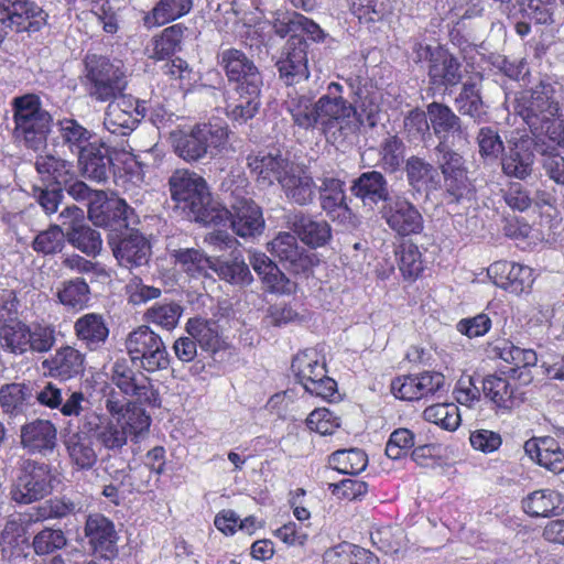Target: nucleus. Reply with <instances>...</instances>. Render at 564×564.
I'll use <instances>...</instances> for the list:
<instances>
[{"instance_id":"c85d7f7f","label":"nucleus","mask_w":564,"mask_h":564,"mask_svg":"<svg viewBox=\"0 0 564 564\" xmlns=\"http://www.w3.org/2000/svg\"><path fill=\"white\" fill-rule=\"evenodd\" d=\"M460 64L442 47L434 48L432 64L429 66V80L435 88L455 86L462 80Z\"/></svg>"},{"instance_id":"0eeeda50","label":"nucleus","mask_w":564,"mask_h":564,"mask_svg":"<svg viewBox=\"0 0 564 564\" xmlns=\"http://www.w3.org/2000/svg\"><path fill=\"white\" fill-rule=\"evenodd\" d=\"M17 132L31 148L41 145L51 130L52 117L41 107L36 95L28 94L13 99Z\"/></svg>"},{"instance_id":"774afa93","label":"nucleus","mask_w":564,"mask_h":564,"mask_svg":"<svg viewBox=\"0 0 564 564\" xmlns=\"http://www.w3.org/2000/svg\"><path fill=\"white\" fill-rule=\"evenodd\" d=\"M415 445V435L409 429L394 430L386 445V454L391 459H400L408 455L409 451Z\"/></svg>"},{"instance_id":"473e14b6","label":"nucleus","mask_w":564,"mask_h":564,"mask_svg":"<svg viewBox=\"0 0 564 564\" xmlns=\"http://www.w3.org/2000/svg\"><path fill=\"white\" fill-rule=\"evenodd\" d=\"M119 264L126 268L141 267L150 257L149 241L139 232H132L112 248Z\"/></svg>"},{"instance_id":"4be33fe9","label":"nucleus","mask_w":564,"mask_h":564,"mask_svg":"<svg viewBox=\"0 0 564 564\" xmlns=\"http://www.w3.org/2000/svg\"><path fill=\"white\" fill-rule=\"evenodd\" d=\"M269 245L271 253L286 263L294 273L306 272L312 268V257L299 246L294 235L280 232Z\"/></svg>"},{"instance_id":"cd10ccee","label":"nucleus","mask_w":564,"mask_h":564,"mask_svg":"<svg viewBox=\"0 0 564 564\" xmlns=\"http://www.w3.org/2000/svg\"><path fill=\"white\" fill-rule=\"evenodd\" d=\"M56 440L57 430L48 420H34L21 429V444L31 453L53 452Z\"/></svg>"},{"instance_id":"7c9ffc66","label":"nucleus","mask_w":564,"mask_h":564,"mask_svg":"<svg viewBox=\"0 0 564 564\" xmlns=\"http://www.w3.org/2000/svg\"><path fill=\"white\" fill-rule=\"evenodd\" d=\"M261 85L236 86L235 94L229 97L226 106L227 116L239 123H243L253 118L260 107Z\"/></svg>"},{"instance_id":"79ce46f5","label":"nucleus","mask_w":564,"mask_h":564,"mask_svg":"<svg viewBox=\"0 0 564 564\" xmlns=\"http://www.w3.org/2000/svg\"><path fill=\"white\" fill-rule=\"evenodd\" d=\"M534 153L524 142L516 143L502 158V171L506 175L525 180L532 173Z\"/></svg>"},{"instance_id":"f8f14e48","label":"nucleus","mask_w":564,"mask_h":564,"mask_svg":"<svg viewBox=\"0 0 564 564\" xmlns=\"http://www.w3.org/2000/svg\"><path fill=\"white\" fill-rule=\"evenodd\" d=\"M111 380L124 395L133 397L138 402L153 408L161 405L160 394L153 388L150 378L131 369L126 360L115 362Z\"/></svg>"},{"instance_id":"7ed1b4c3","label":"nucleus","mask_w":564,"mask_h":564,"mask_svg":"<svg viewBox=\"0 0 564 564\" xmlns=\"http://www.w3.org/2000/svg\"><path fill=\"white\" fill-rule=\"evenodd\" d=\"M338 83L328 85L327 94L318 98L321 131L333 143L343 141L358 130L356 108L341 96Z\"/></svg>"},{"instance_id":"9d476101","label":"nucleus","mask_w":564,"mask_h":564,"mask_svg":"<svg viewBox=\"0 0 564 564\" xmlns=\"http://www.w3.org/2000/svg\"><path fill=\"white\" fill-rule=\"evenodd\" d=\"M52 473L48 465L33 460H24L11 489V497L18 503H31L50 494Z\"/></svg>"},{"instance_id":"a18cd8bd","label":"nucleus","mask_w":564,"mask_h":564,"mask_svg":"<svg viewBox=\"0 0 564 564\" xmlns=\"http://www.w3.org/2000/svg\"><path fill=\"white\" fill-rule=\"evenodd\" d=\"M186 330L200 348L206 351L216 352L224 346V340L219 334V326L215 321L203 318L189 319Z\"/></svg>"},{"instance_id":"c03bdc74","label":"nucleus","mask_w":564,"mask_h":564,"mask_svg":"<svg viewBox=\"0 0 564 564\" xmlns=\"http://www.w3.org/2000/svg\"><path fill=\"white\" fill-rule=\"evenodd\" d=\"M406 176L410 185L416 188L434 191L440 188L441 180L437 170L424 159L411 156L405 163Z\"/></svg>"},{"instance_id":"e433bc0d","label":"nucleus","mask_w":564,"mask_h":564,"mask_svg":"<svg viewBox=\"0 0 564 564\" xmlns=\"http://www.w3.org/2000/svg\"><path fill=\"white\" fill-rule=\"evenodd\" d=\"M76 337L90 350L97 349L106 341L109 329L100 314L87 313L74 324Z\"/></svg>"},{"instance_id":"680f3d73","label":"nucleus","mask_w":564,"mask_h":564,"mask_svg":"<svg viewBox=\"0 0 564 564\" xmlns=\"http://www.w3.org/2000/svg\"><path fill=\"white\" fill-rule=\"evenodd\" d=\"M351 13L364 22L381 20L389 11V0H348Z\"/></svg>"},{"instance_id":"bf43d9fd","label":"nucleus","mask_w":564,"mask_h":564,"mask_svg":"<svg viewBox=\"0 0 564 564\" xmlns=\"http://www.w3.org/2000/svg\"><path fill=\"white\" fill-rule=\"evenodd\" d=\"M35 166L40 174H46L58 185H66L74 176L73 164L54 155L39 156Z\"/></svg>"},{"instance_id":"b1692460","label":"nucleus","mask_w":564,"mask_h":564,"mask_svg":"<svg viewBox=\"0 0 564 564\" xmlns=\"http://www.w3.org/2000/svg\"><path fill=\"white\" fill-rule=\"evenodd\" d=\"M88 207V217L95 226L111 227L119 220L128 218L129 206L119 197H107L102 191H97Z\"/></svg>"},{"instance_id":"09e8293b","label":"nucleus","mask_w":564,"mask_h":564,"mask_svg":"<svg viewBox=\"0 0 564 564\" xmlns=\"http://www.w3.org/2000/svg\"><path fill=\"white\" fill-rule=\"evenodd\" d=\"M293 228L304 243L314 248L324 246L330 238L329 225L325 220H314L308 216H297Z\"/></svg>"},{"instance_id":"ea45409f","label":"nucleus","mask_w":564,"mask_h":564,"mask_svg":"<svg viewBox=\"0 0 564 564\" xmlns=\"http://www.w3.org/2000/svg\"><path fill=\"white\" fill-rule=\"evenodd\" d=\"M65 447L73 466L90 469L97 463L98 454L91 438L84 433H74L65 440Z\"/></svg>"},{"instance_id":"052dcab7","label":"nucleus","mask_w":564,"mask_h":564,"mask_svg":"<svg viewBox=\"0 0 564 564\" xmlns=\"http://www.w3.org/2000/svg\"><path fill=\"white\" fill-rule=\"evenodd\" d=\"M423 416L427 422L434 423L447 431H455L460 424L458 406L454 403H437L427 406Z\"/></svg>"},{"instance_id":"603ef678","label":"nucleus","mask_w":564,"mask_h":564,"mask_svg":"<svg viewBox=\"0 0 564 564\" xmlns=\"http://www.w3.org/2000/svg\"><path fill=\"white\" fill-rule=\"evenodd\" d=\"M183 314V307L176 302H160L144 313V319L166 330L174 329Z\"/></svg>"},{"instance_id":"2eb2a0df","label":"nucleus","mask_w":564,"mask_h":564,"mask_svg":"<svg viewBox=\"0 0 564 564\" xmlns=\"http://www.w3.org/2000/svg\"><path fill=\"white\" fill-rule=\"evenodd\" d=\"M381 214L388 226L398 235H415L423 230L421 213L402 196H395L384 204Z\"/></svg>"},{"instance_id":"c9c22d12","label":"nucleus","mask_w":564,"mask_h":564,"mask_svg":"<svg viewBox=\"0 0 564 564\" xmlns=\"http://www.w3.org/2000/svg\"><path fill=\"white\" fill-rule=\"evenodd\" d=\"M286 110L292 117L295 127L303 130H321V111L318 100L314 101L306 95L291 96L286 101Z\"/></svg>"},{"instance_id":"20e7f679","label":"nucleus","mask_w":564,"mask_h":564,"mask_svg":"<svg viewBox=\"0 0 564 564\" xmlns=\"http://www.w3.org/2000/svg\"><path fill=\"white\" fill-rule=\"evenodd\" d=\"M99 423L93 425L88 422V430L94 433L95 440L107 451L119 452L130 437L138 443L148 434L151 417L144 410H132L123 419H106L96 416Z\"/></svg>"},{"instance_id":"393cba45","label":"nucleus","mask_w":564,"mask_h":564,"mask_svg":"<svg viewBox=\"0 0 564 564\" xmlns=\"http://www.w3.org/2000/svg\"><path fill=\"white\" fill-rule=\"evenodd\" d=\"M292 165L280 154L259 152L248 156V166L262 187L271 186L274 182L281 185V180Z\"/></svg>"},{"instance_id":"bb28decb","label":"nucleus","mask_w":564,"mask_h":564,"mask_svg":"<svg viewBox=\"0 0 564 564\" xmlns=\"http://www.w3.org/2000/svg\"><path fill=\"white\" fill-rule=\"evenodd\" d=\"M78 165L86 178L98 183L105 182L111 165L108 148L95 139L84 152L78 154Z\"/></svg>"},{"instance_id":"aec40b11","label":"nucleus","mask_w":564,"mask_h":564,"mask_svg":"<svg viewBox=\"0 0 564 564\" xmlns=\"http://www.w3.org/2000/svg\"><path fill=\"white\" fill-rule=\"evenodd\" d=\"M219 59L229 82H236L237 86H251V88L262 85L257 66L243 52L227 48L219 54Z\"/></svg>"},{"instance_id":"9b49d317","label":"nucleus","mask_w":564,"mask_h":564,"mask_svg":"<svg viewBox=\"0 0 564 564\" xmlns=\"http://www.w3.org/2000/svg\"><path fill=\"white\" fill-rule=\"evenodd\" d=\"M434 151L436 164L444 178L446 194L452 197V202H458L469 191L464 158L445 142H438Z\"/></svg>"},{"instance_id":"72a5a7b5","label":"nucleus","mask_w":564,"mask_h":564,"mask_svg":"<svg viewBox=\"0 0 564 564\" xmlns=\"http://www.w3.org/2000/svg\"><path fill=\"white\" fill-rule=\"evenodd\" d=\"M563 496L550 488L534 490L521 500L522 510L531 518H549L557 514Z\"/></svg>"},{"instance_id":"4d7b16f0","label":"nucleus","mask_w":564,"mask_h":564,"mask_svg":"<svg viewBox=\"0 0 564 564\" xmlns=\"http://www.w3.org/2000/svg\"><path fill=\"white\" fill-rule=\"evenodd\" d=\"M175 153L186 162H197L206 155V148H203L194 128L188 132L172 133Z\"/></svg>"},{"instance_id":"a211bd4d","label":"nucleus","mask_w":564,"mask_h":564,"mask_svg":"<svg viewBox=\"0 0 564 564\" xmlns=\"http://www.w3.org/2000/svg\"><path fill=\"white\" fill-rule=\"evenodd\" d=\"M231 209L232 213L229 212L228 219L224 224L230 220L238 236L246 238L262 232L264 219L261 208L254 202L246 197H236L231 203Z\"/></svg>"},{"instance_id":"13d9d810","label":"nucleus","mask_w":564,"mask_h":564,"mask_svg":"<svg viewBox=\"0 0 564 564\" xmlns=\"http://www.w3.org/2000/svg\"><path fill=\"white\" fill-rule=\"evenodd\" d=\"M458 111L464 116H469L475 121H481L486 116V106L479 95V89L474 83H466L462 91L455 99Z\"/></svg>"},{"instance_id":"5fc2aeb1","label":"nucleus","mask_w":564,"mask_h":564,"mask_svg":"<svg viewBox=\"0 0 564 564\" xmlns=\"http://www.w3.org/2000/svg\"><path fill=\"white\" fill-rule=\"evenodd\" d=\"M62 140L72 152L80 154L94 140V134L74 119H64L58 122Z\"/></svg>"},{"instance_id":"3c124183","label":"nucleus","mask_w":564,"mask_h":564,"mask_svg":"<svg viewBox=\"0 0 564 564\" xmlns=\"http://www.w3.org/2000/svg\"><path fill=\"white\" fill-rule=\"evenodd\" d=\"M492 354L495 357L512 365L513 371L534 367L538 362V356L533 349L518 347L509 340H501L494 345Z\"/></svg>"},{"instance_id":"423d86ee","label":"nucleus","mask_w":564,"mask_h":564,"mask_svg":"<svg viewBox=\"0 0 564 564\" xmlns=\"http://www.w3.org/2000/svg\"><path fill=\"white\" fill-rule=\"evenodd\" d=\"M85 68L89 95L95 100L106 102L123 96L128 80L121 62H111L95 54L87 55Z\"/></svg>"},{"instance_id":"f257e3e1","label":"nucleus","mask_w":564,"mask_h":564,"mask_svg":"<svg viewBox=\"0 0 564 564\" xmlns=\"http://www.w3.org/2000/svg\"><path fill=\"white\" fill-rule=\"evenodd\" d=\"M172 198L194 220L205 225H220L229 210L212 198L206 181L194 172L177 170L170 178Z\"/></svg>"},{"instance_id":"338daca9","label":"nucleus","mask_w":564,"mask_h":564,"mask_svg":"<svg viewBox=\"0 0 564 564\" xmlns=\"http://www.w3.org/2000/svg\"><path fill=\"white\" fill-rule=\"evenodd\" d=\"M89 289L83 280H72L64 283L57 296L63 305L74 308H83L89 301Z\"/></svg>"},{"instance_id":"1a4fd4ad","label":"nucleus","mask_w":564,"mask_h":564,"mask_svg":"<svg viewBox=\"0 0 564 564\" xmlns=\"http://www.w3.org/2000/svg\"><path fill=\"white\" fill-rule=\"evenodd\" d=\"M47 21V13L32 0H0V44L8 30L21 33L40 31Z\"/></svg>"},{"instance_id":"f3484780","label":"nucleus","mask_w":564,"mask_h":564,"mask_svg":"<svg viewBox=\"0 0 564 564\" xmlns=\"http://www.w3.org/2000/svg\"><path fill=\"white\" fill-rule=\"evenodd\" d=\"M280 77L286 85L297 84L310 76L306 43L302 37L289 39L276 63Z\"/></svg>"},{"instance_id":"2f4dec72","label":"nucleus","mask_w":564,"mask_h":564,"mask_svg":"<svg viewBox=\"0 0 564 564\" xmlns=\"http://www.w3.org/2000/svg\"><path fill=\"white\" fill-rule=\"evenodd\" d=\"M350 191L365 205L378 204L379 202L387 204L391 199L389 197L388 182L377 171L362 173L354 181Z\"/></svg>"},{"instance_id":"4c0bfd02","label":"nucleus","mask_w":564,"mask_h":564,"mask_svg":"<svg viewBox=\"0 0 564 564\" xmlns=\"http://www.w3.org/2000/svg\"><path fill=\"white\" fill-rule=\"evenodd\" d=\"M192 8L193 0H160L143 22L148 29L161 26L186 15Z\"/></svg>"},{"instance_id":"0e129e2a","label":"nucleus","mask_w":564,"mask_h":564,"mask_svg":"<svg viewBox=\"0 0 564 564\" xmlns=\"http://www.w3.org/2000/svg\"><path fill=\"white\" fill-rule=\"evenodd\" d=\"M404 161V144L395 135L387 138L380 150V163L384 171L393 173Z\"/></svg>"},{"instance_id":"6e6d98bb","label":"nucleus","mask_w":564,"mask_h":564,"mask_svg":"<svg viewBox=\"0 0 564 564\" xmlns=\"http://www.w3.org/2000/svg\"><path fill=\"white\" fill-rule=\"evenodd\" d=\"M173 256L176 264L192 276L206 275L208 270H213L215 261L194 248L175 250Z\"/></svg>"},{"instance_id":"49530a36","label":"nucleus","mask_w":564,"mask_h":564,"mask_svg":"<svg viewBox=\"0 0 564 564\" xmlns=\"http://www.w3.org/2000/svg\"><path fill=\"white\" fill-rule=\"evenodd\" d=\"M186 30L181 23L164 29L159 36L152 39L148 47L149 57L158 61L171 57L180 48Z\"/></svg>"},{"instance_id":"6e6552de","label":"nucleus","mask_w":564,"mask_h":564,"mask_svg":"<svg viewBox=\"0 0 564 564\" xmlns=\"http://www.w3.org/2000/svg\"><path fill=\"white\" fill-rule=\"evenodd\" d=\"M126 349L131 361L148 372L166 369L170 357L160 335L149 326H140L129 333Z\"/></svg>"},{"instance_id":"4468645a","label":"nucleus","mask_w":564,"mask_h":564,"mask_svg":"<svg viewBox=\"0 0 564 564\" xmlns=\"http://www.w3.org/2000/svg\"><path fill=\"white\" fill-rule=\"evenodd\" d=\"M144 113V104H140L131 97L122 96L111 100L108 105L104 126L111 133L126 135L134 130Z\"/></svg>"},{"instance_id":"e2e57ef3","label":"nucleus","mask_w":564,"mask_h":564,"mask_svg":"<svg viewBox=\"0 0 564 564\" xmlns=\"http://www.w3.org/2000/svg\"><path fill=\"white\" fill-rule=\"evenodd\" d=\"M26 400L24 384L9 383L0 389V406L6 414L17 415L23 412Z\"/></svg>"},{"instance_id":"37998d69","label":"nucleus","mask_w":564,"mask_h":564,"mask_svg":"<svg viewBox=\"0 0 564 564\" xmlns=\"http://www.w3.org/2000/svg\"><path fill=\"white\" fill-rule=\"evenodd\" d=\"M193 128L209 158L218 155L228 143L229 130L224 122L197 123Z\"/></svg>"},{"instance_id":"412c9836","label":"nucleus","mask_w":564,"mask_h":564,"mask_svg":"<svg viewBox=\"0 0 564 564\" xmlns=\"http://www.w3.org/2000/svg\"><path fill=\"white\" fill-rule=\"evenodd\" d=\"M444 384V376L440 372H423L415 376L397 378L392 382L393 394L402 400H420L438 391Z\"/></svg>"},{"instance_id":"6ab92c4d","label":"nucleus","mask_w":564,"mask_h":564,"mask_svg":"<svg viewBox=\"0 0 564 564\" xmlns=\"http://www.w3.org/2000/svg\"><path fill=\"white\" fill-rule=\"evenodd\" d=\"M523 449L533 463L555 475L564 471V449L555 438L532 437L524 443Z\"/></svg>"},{"instance_id":"8fccbe9b","label":"nucleus","mask_w":564,"mask_h":564,"mask_svg":"<svg viewBox=\"0 0 564 564\" xmlns=\"http://www.w3.org/2000/svg\"><path fill=\"white\" fill-rule=\"evenodd\" d=\"M213 271L234 285H249L253 281L249 267L240 254H232L228 260L215 259Z\"/></svg>"},{"instance_id":"a19ab883","label":"nucleus","mask_w":564,"mask_h":564,"mask_svg":"<svg viewBox=\"0 0 564 564\" xmlns=\"http://www.w3.org/2000/svg\"><path fill=\"white\" fill-rule=\"evenodd\" d=\"M427 116L434 134L440 142L447 143L448 135L460 132V119L446 105L432 102L427 106Z\"/></svg>"},{"instance_id":"c756f323","label":"nucleus","mask_w":564,"mask_h":564,"mask_svg":"<svg viewBox=\"0 0 564 564\" xmlns=\"http://www.w3.org/2000/svg\"><path fill=\"white\" fill-rule=\"evenodd\" d=\"M482 392L501 410H511L524 400V393L514 383L498 376H488L482 380Z\"/></svg>"},{"instance_id":"f704fd0d","label":"nucleus","mask_w":564,"mask_h":564,"mask_svg":"<svg viewBox=\"0 0 564 564\" xmlns=\"http://www.w3.org/2000/svg\"><path fill=\"white\" fill-rule=\"evenodd\" d=\"M249 261L268 290L278 293H289L292 291L290 280L267 254L256 251L251 252Z\"/></svg>"},{"instance_id":"dca6fc26","label":"nucleus","mask_w":564,"mask_h":564,"mask_svg":"<svg viewBox=\"0 0 564 564\" xmlns=\"http://www.w3.org/2000/svg\"><path fill=\"white\" fill-rule=\"evenodd\" d=\"M84 531L94 553L105 558L117 555L118 534L115 524L104 514H89Z\"/></svg>"},{"instance_id":"39448f33","label":"nucleus","mask_w":564,"mask_h":564,"mask_svg":"<svg viewBox=\"0 0 564 564\" xmlns=\"http://www.w3.org/2000/svg\"><path fill=\"white\" fill-rule=\"evenodd\" d=\"M54 344L55 332L48 326L30 325L17 318H8L0 326V347L17 356L47 352Z\"/></svg>"},{"instance_id":"ddd939ff","label":"nucleus","mask_w":564,"mask_h":564,"mask_svg":"<svg viewBox=\"0 0 564 564\" xmlns=\"http://www.w3.org/2000/svg\"><path fill=\"white\" fill-rule=\"evenodd\" d=\"M59 218L64 226H69L66 232L68 242L87 256H97L102 247L99 231L84 223V212L77 206L66 207Z\"/></svg>"},{"instance_id":"a878e982","label":"nucleus","mask_w":564,"mask_h":564,"mask_svg":"<svg viewBox=\"0 0 564 564\" xmlns=\"http://www.w3.org/2000/svg\"><path fill=\"white\" fill-rule=\"evenodd\" d=\"M281 187L289 200L301 206L313 203L317 188L311 174L295 164L284 174Z\"/></svg>"},{"instance_id":"f03ea898","label":"nucleus","mask_w":564,"mask_h":564,"mask_svg":"<svg viewBox=\"0 0 564 564\" xmlns=\"http://www.w3.org/2000/svg\"><path fill=\"white\" fill-rule=\"evenodd\" d=\"M521 116L536 137H546L553 145L564 149V126L555 88L540 84L523 97Z\"/></svg>"},{"instance_id":"864d4df0","label":"nucleus","mask_w":564,"mask_h":564,"mask_svg":"<svg viewBox=\"0 0 564 564\" xmlns=\"http://www.w3.org/2000/svg\"><path fill=\"white\" fill-rule=\"evenodd\" d=\"M329 466L341 474H359L368 465L366 453L358 448L339 449L333 453L328 459Z\"/></svg>"},{"instance_id":"58836bf2","label":"nucleus","mask_w":564,"mask_h":564,"mask_svg":"<svg viewBox=\"0 0 564 564\" xmlns=\"http://www.w3.org/2000/svg\"><path fill=\"white\" fill-rule=\"evenodd\" d=\"M321 206L332 218L348 213L344 183L335 177H324L319 186Z\"/></svg>"},{"instance_id":"de8ad7c7","label":"nucleus","mask_w":564,"mask_h":564,"mask_svg":"<svg viewBox=\"0 0 564 564\" xmlns=\"http://www.w3.org/2000/svg\"><path fill=\"white\" fill-rule=\"evenodd\" d=\"M292 370L305 388L314 379H321L326 372L325 362L315 349L297 354L292 361Z\"/></svg>"},{"instance_id":"69168bd1","label":"nucleus","mask_w":564,"mask_h":564,"mask_svg":"<svg viewBox=\"0 0 564 564\" xmlns=\"http://www.w3.org/2000/svg\"><path fill=\"white\" fill-rule=\"evenodd\" d=\"M66 234L57 225H53L46 230L36 235L32 247L36 252L43 254H53L59 252L64 247Z\"/></svg>"},{"instance_id":"5701e85b","label":"nucleus","mask_w":564,"mask_h":564,"mask_svg":"<svg viewBox=\"0 0 564 564\" xmlns=\"http://www.w3.org/2000/svg\"><path fill=\"white\" fill-rule=\"evenodd\" d=\"M51 377L67 381L80 376L85 370V355L78 349L65 346L42 362Z\"/></svg>"}]
</instances>
